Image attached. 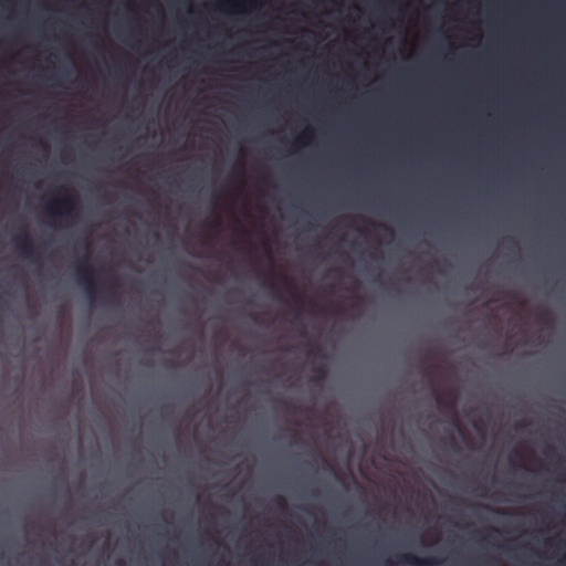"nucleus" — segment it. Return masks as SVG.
Wrapping results in <instances>:
<instances>
[{"instance_id":"nucleus-8","label":"nucleus","mask_w":566,"mask_h":566,"mask_svg":"<svg viewBox=\"0 0 566 566\" xmlns=\"http://www.w3.org/2000/svg\"><path fill=\"white\" fill-rule=\"evenodd\" d=\"M325 377V370L322 368H317V379L322 380Z\"/></svg>"},{"instance_id":"nucleus-3","label":"nucleus","mask_w":566,"mask_h":566,"mask_svg":"<svg viewBox=\"0 0 566 566\" xmlns=\"http://www.w3.org/2000/svg\"><path fill=\"white\" fill-rule=\"evenodd\" d=\"M13 241L23 258L31 259L33 256V245L25 232L14 237Z\"/></svg>"},{"instance_id":"nucleus-2","label":"nucleus","mask_w":566,"mask_h":566,"mask_svg":"<svg viewBox=\"0 0 566 566\" xmlns=\"http://www.w3.org/2000/svg\"><path fill=\"white\" fill-rule=\"evenodd\" d=\"M77 282L85 289V294L91 302H94L97 294V286L94 280V270L86 262V259L82 260L76 265Z\"/></svg>"},{"instance_id":"nucleus-7","label":"nucleus","mask_w":566,"mask_h":566,"mask_svg":"<svg viewBox=\"0 0 566 566\" xmlns=\"http://www.w3.org/2000/svg\"><path fill=\"white\" fill-rule=\"evenodd\" d=\"M276 504L281 509H285L286 507V501H285V499L283 496H277L276 497Z\"/></svg>"},{"instance_id":"nucleus-9","label":"nucleus","mask_w":566,"mask_h":566,"mask_svg":"<svg viewBox=\"0 0 566 566\" xmlns=\"http://www.w3.org/2000/svg\"><path fill=\"white\" fill-rule=\"evenodd\" d=\"M269 287L272 290V291H276V286L273 282H270L269 283Z\"/></svg>"},{"instance_id":"nucleus-6","label":"nucleus","mask_w":566,"mask_h":566,"mask_svg":"<svg viewBox=\"0 0 566 566\" xmlns=\"http://www.w3.org/2000/svg\"><path fill=\"white\" fill-rule=\"evenodd\" d=\"M432 394H433V396H434V398H436V400H437V403H438L440 407H448V408H449V407H450V408L452 407V405H451V403H444V402L442 401V399H441V397H440L439 392L436 390V388H434V387H432Z\"/></svg>"},{"instance_id":"nucleus-4","label":"nucleus","mask_w":566,"mask_h":566,"mask_svg":"<svg viewBox=\"0 0 566 566\" xmlns=\"http://www.w3.org/2000/svg\"><path fill=\"white\" fill-rule=\"evenodd\" d=\"M400 560L410 566H436L439 562L436 558H419L411 553L400 555Z\"/></svg>"},{"instance_id":"nucleus-5","label":"nucleus","mask_w":566,"mask_h":566,"mask_svg":"<svg viewBox=\"0 0 566 566\" xmlns=\"http://www.w3.org/2000/svg\"><path fill=\"white\" fill-rule=\"evenodd\" d=\"M312 137H313V132L310 128L303 130V133L293 140V143H292L293 149L297 150L298 148L304 146L307 142H310L312 139Z\"/></svg>"},{"instance_id":"nucleus-1","label":"nucleus","mask_w":566,"mask_h":566,"mask_svg":"<svg viewBox=\"0 0 566 566\" xmlns=\"http://www.w3.org/2000/svg\"><path fill=\"white\" fill-rule=\"evenodd\" d=\"M75 198L73 196H63L61 198H56L51 200L46 207L45 211L50 217H60L64 219H73L75 214Z\"/></svg>"}]
</instances>
